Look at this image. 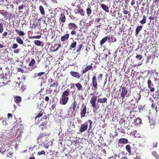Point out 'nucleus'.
Here are the masks:
<instances>
[{
	"instance_id": "5fc2aeb1",
	"label": "nucleus",
	"mask_w": 159,
	"mask_h": 159,
	"mask_svg": "<svg viewBox=\"0 0 159 159\" xmlns=\"http://www.w3.org/2000/svg\"><path fill=\"white\" fill-rule=\"evenodd\" d=\"M76 31L74 30L71 31L70 32V34L72 35H73L76 34Z\"/></svg>"
},
{
	"instance_id": "f8f14e48",
	"label": "nucleus",
	"mask_w": 159,
	"mask_h": 159,
	"mask_svg": "<svg viewBox=\"0 0 159 159\" xmlns=\"http://www.w3.org/2000/svg\"><path fill=\"white\" fill-rule=\"evenodd\" d=\"M93 68V67L92 65L87 66L86 68L81 70V72L83 74H84L91 69Z\"/></svg>"
},
{
	"instance_id": "b1692460",
	"label": "nucleus",
	"mask_w": 159,
	"mask_h": 159,
	"mask_svg": "<svg viewBox=\"0 0 159 159\" xmlns=\"http://www.w3.org/2000/svg\"><path fill=\"white\" fill-rule=\"evenodd\" d=\"M143 26L142 25L138 26L136 29L135 30V34L136 35H137L140 31L142 30Z\"/></svg>"
},
{
	"instance_id": "7c9ffc66",
	"label": "nucleus",
	"mask_w": 159,
	"mask_h": 159,
	"mask_svg": "<svg viewBox=\"0 0 159 159\" xmlns=\"http://www.w3.org/2000/svg\"><path fill=\"white\" fill-rule=\"evenodd\" d=\"M137 107L138 108L139 112H140L143 110L144 106L141 105H139L136 106L135 108H136Z\"/></svg>"
},
{
	"instance_id": "4c0bfd02",
	"label": "nucleus",
	"mask_w": 159,
	"mask_h": 159,
	"mask_svg": "<svg viewBox=\"0 0 159 159\" xmlns=\"http://www.w3.org/2000/svg\"><path fill=\"white\" fill-rule=\"evenodd\" d=\"M40 13L43 15H44L45 14V12L44 11V8L42 6H40Z\"/></svg>"
},
{
	"instance_id": "0eeeda50",
	"label": "nucleus",
	"mask_w": 159,
	"mask_h": 159,
	"mask_svg": "<svg viewBox=\"0 0 159 159\" xmlns=\"http://www.w3.org/2000/svg\"><path fill=\"white\" fill-rule=\"evenodd\" d=\"M148 88L150 89L151 92H153L155 91L154 86L150 79L148 80L147 82Z\"/></svg>"
},
{
	"instance_id": "9d476101",
	"label": "nucleus",
	"mask_w": 159,
	"mask_h": 159,
	"mask_svg": "<svg viewBox=\"0 0 159 159\" xmlns=\"http://www.w3.org/2000/svg\"><path fill=\"white\" fill-rule=\"evenodd\" d=\"M68 26L70 30H76L78 28L77 25L72 23H69L68 25Z\"/></svg>"
},
{
	"instance_id": "7ed1b4c3",
	"label": "nucleus",
	"mask_w": 159,
	"mask_h": 159,
	"mask_svg": "<svg viewBox=\"0 0 159 159\" xmlns=\"http://www.w3.org/2000/svg\"><path fill=\"white\" fill-rule=\"evenodd\" d=\"M70 90L67 89L62 93L60 99V104L65 105L67 103L69 99L68 96L70 95Z\"/></svg>"
},
{
	"instance_id": "a18cd8bd",
	"label": "nucleus",
	"mask_w": 159,
	"mask_h": 159,
	"mask_svg": "<svg viewBox=\"0 0 159 159\" xmlns=\"http://www.w3.org/2000/svg\"><path fill=\"white\" fill-rule=\"evenodd\" d=\"M136 58L139 59V60H141L142 58V56L141 55H138L136 56Z\"/></svg>"
},
{
	"instance_id": "423d86ee",
	"label": "nucleus",
	"mask_w": 159,
	"mask_h": 159,
	"mask_svg": "<svg viewBox=\"0 0 159 159\" xmlns=\"http://www.w3.org/2000/svg\"><path fill=\"white\" fill-rule=\"evenodd\" d=\"M87 113V108L85 105H84L81 109L80 112L81 118H82L85 116Z\"/></svg>"
},
{
	"instance_id": "338daca9",
	"label": "nucleus",
	"mask_w": 159,
	"mask_h": 159,
	"mask_svg": "<svg viewBox=\"0 0 159 159\" xmlns=\"http://www.w3.org/2000/svg\"><path fill=\"white\" fill-rule=\"evenodd\" d=\"M69 17L71 19H73V20H74L75 18V17L73 15H70L69 16Z\"/></svg>"
},
{
	"instance_id": "c85d7f7f",
	"label": "nucleus",
	"mask_w": 159,
	"mask_h": 159,
	"mask_svg": "<svg viewBox=\"0 0 159 159\" xmlns=\"http://www.w3.org/2000/svg\"><path fill=\"white\" fill-rule=\"evenodd\" d=\"M60 20L62 22H65L66 21V17L64 14H61V17Z\"/></svg>"
},
{
	"instance_id": "39448f33",
	"label": "nucleus",
	"mask_w": 159,
	"mask_h": 159,
	"mask_svg": "<svg viewBox=\"0 0 159 159\" xmlns=\"http://www.w3.org/2000/svg\"><path fill=\"white\" fill-rule=\"evenodd\" d=\"M125 148L129 155H134L137 153V148L134 146L131 147L128 144L126 145Z\"/></svg>"
},
{
	"instance_id": "20e7f679",
	"label": "nucleus",
	"mask_w": 159,
	"mask_h": 159,
	"mask_svg": "<svg viewBox=\"0 0 159 159\" xmlns=\"http://www.w3.org/2000/svg\"><path fill=\"white\" fill-rule=\"evenodd\" d=\"M90 85L92 87L91 90L94 91L93 93H91L90 95H93L94 93L98 94V92L96 93V90L98 89V84L97 80L95 75L93 76L92 79V83L90 84Z\"/></svg>"
},
{
	"instance_id": "58836bf2",
	"label": "nucleus",
	"mask_w": 159,
	"mask_h": 159,
	"mask_svg": "<svg viewBox=\"0 0 159 159\" xmlns=\"http://www.w3.org/2000/svg\"><path fill=\"white\" fill-rule=\"evenodd\" d=\"M157 104L158 105V106H156V105L155 103H152V108H155V109L156 110V107L157 108H159V102H157Z\"/></svg>"
},
{
	"instance_id": "5701e85b",
	"label": "nucleus",
	"mask_w": 159,
	"mask_h": 159,
	"mask_svg": "<svg viewBox=\"0 0 159 159\" xmlns=\"http://www.w3.org/2000/svg\"><path fill=\"white\" fill-rule=\"evenodd\" d=\"M147 16L145 15H143V18L142 20L139 21V22L141 24H143L146 23L147 22Z\"/></svg>"
},
{
	"instance_id": "4d7b16f0",
	"label": "nucleus",
	"mask_w": 159,
	"mask_h": 159,
	"mask_svg": "<svg viewBox=\"0 0 159 159\" xmlns=\"http://www.w3.org/2000/svg\"><path fill=\"white\" fill-rule=\"evenodd\" d=\"M57 105V103L56 102L54 103L51 106V108L52 109H54L56 107Z\"/></svg>"
},
{
	"instance_id": "f704fd0d",
	"label": "nucleus",
	"mask_w": 159,
	"mask_h": 159,
	"mask_svg": "<svg viewBox=\"0 0 159 159\" xmlns=\"http://www.w3.org/2000/svg\"><path fill=\"white\" fill-rule=\"evenodd\" d=\"M77 45V42L76 41H73V42L71 43L70 45V49L75 48Z\"/></svg>"
},
{
	"instance_id": "052dcab7",
	"label": "nucleus",
	"mask_w": 159,
	"mask_h": 159,
	"mask_svg": "<svg viewBox=\"0 0 159 159\" xmlns=\"http://www.w3.org/2000/svg\"><path fill=\"white\" fill-rule=\"evenodd\" d=\"M153 148H156L157 146L158 143H156L155 144L153 143Z\"/></svg>"
},
{
	"instance_id": "393cba45",
	"label": "nucleus",
	"mask_w": 159,
	"mask_h": 159,
	"mask_svg": "<svg viewBox=\"0 0 159 159\" xmlns=\"http://www.w3.org/2000/svg\"><path fill=\"white\" fill-rule=\"evenodd\" d=\"M152 154L156 159H159V155L156 151H153L152 152Z\"/></svg>"
},
{
	"instance_id": "bb28decb",
	"label": "nucleus",
	"mask_w": 159,
	"mask_h": 159,
	"mask_svg": "<svg viewBox=\"0 0 159 159\" xmlns=\"http://www.w3.org/2000/svg\"><path fill=\"white\" fill-rule=\"evenodd\" d=\"M21 98L20 96H16L15 97L14 101L16 103H19L21 101Z\"/></svg>"
},
{
	"instance_id": "c03bdc74",
	"label": "nucleus",
	"mask_w": 159,
	"mask_h": 159,
	"mask_svg": "<svg viewBox=\"0 0 159 159\" xmlns=\"http://www.w3.org/2000/svg\"><path fill=\"white\" fill-rule=\"evenodd\" d=\"M35 60L34 59H32L31 61L29 64V65L30 66H32L35 63Z\"/></svg>"
},
{
	"instance_id": "79ce46f5",
	"label": "nucleus",
	"mask_w": 159,
	"mask_h": 159,
	"mask_svg": "<svg viewBox=\"0 0 159 159\" xmlns=\"http://www.w3.org/2000/svg\"><path fill=\"white\" fill-rule=\"evenodd\" d=\"M114 5H117L119 4L120 3V2L119 0H114Z\"/></svg>"
},
{
	"instance_id": "69168bd1",
	"label": "nucleus",
	"mask_w": 159,
	"mask_h": 159,
	"mask_svg": "<svg viewBox=\"0 0 159 159\" xmlns=\"http://www.w3.org/2000/svg\"><path fill=\"white\" fill-rule=\"evenodd\" d=\"M49 98L48 96H46L45 98V100L46 102H48L49 100Z\"/></svg>"
},
{
	"instance_id": "f03ea898",
	"label": "nucleus",
	"mask_w": 159,
	"mask_h": 159,
	"mask_svg": "<svg viewBox=\"0 0 159 159\" xmlns=\"http://www.w3.org/2000/svg\"><path fill=\"white\" fill-rule=\"evenodd\" d=\"M88 123H89V131L91 129L92 127L93 122L90 120H89L84 123L80 125L79 131L80 133H83L87 129L88 126Z\"/></svg>"
},
{
	"instance_id": "0e129e2a",
	"label": "nucleus",
	"mask_w": 159,
	"mask_h": 159,
	"mask_svg": "<svg viewBox=\"0 0 159 159\" xmlns=\"http://www.w3.org/2000/svg\"><path fill=\"white\" fill-rule=\"evenodd\" d=\"M154 73V71L153 70H151L150 71L149 70L148 73L151 74V75H152Z\"/></svg>"
},
{
	"instance_id": "4468645a",
	"label": "nucleus",
	"mask_w": 159,
	"mask_h": 159,
	"mask_svg": "<svg viewBox=\"0 0 159 159\" xmlns=\"http://www.w3.org/2000/svg\"><path fill=\"white\" fill-rule=\"evenodd\" d=\"M58 85V83L57 82H56L50 84V87L52 88H57ZM54 93H58V91H57V89H56L54 90Z\"/></svg>"
},
{
	"instance_id": "a19ab883",
	"label": "nucleus",
	"mask_w": 159,
	"mask_h": 159,
	"mask_svg": "<svg viewBox=\"0 0 159 159\" xmlns=\"http://www.w3.org/2000/svg\"><path fill=\"white\" fill-rule=\"evenodd\" d=\"M3 25L1 23H0V34L2 33L3 31Z\"/></svg>"
},
{
	"instance_id": "de8ad7c7",
	"label": "nucleus",
	"mask_w": 159,
	"mask_h": 159,
	"mask_svg": "<svg viewBox=\"0 0 159 159\" xmlns=\"http://www.w3.org/2000/svg\"><path fill=\"white\" fill-rule=\"evenodd\" d=\"M143 91L145 93V94L144 95L145 97H147L148 95V90L147 89H146L145 90H143Z\"/></svg>"
},
{
	"instance_id": "6e6d98bb",
	"label": "nucleus",
	"mask_w": 159,
	"mask_h": 159,
	"mask_svg": "<svg viewBox=\"0 0 159 159\" xmlns=\"http://www.w3.org/2000/svg\"><path fill=\"white\" fill-rule=\"evenodd\" d=\"M43 138H45L46 139L47 137V136L46 134L44 135H42V134H40V138H41V140L43 139Z\"/></svg>"
},
{
	"instance_id": "864d4df0",
	"label": "nucleus",
	"mask_w": 159,
	"mask_h": 159,
	"mask_svg": "<svg viewBox=\"0 0 159 159\" xmlns=\"http://www.w3.org/2000/svg\"><path fill=\"white\" fill-rule=\"evenodd\" d=\"M42 3L43 5L45 8L48 7V5L45 2L43 1Z\"/></svg>"
},
{
	"instance_id": "8fccbe9b",
	"label": "nucleus",
	"mask_w": 159,
	"mask_h": 159,
	"mask_svg": "<svg viewBox=\"0 0 159 159\" xmlns=\"http://www.w3.org/2000/svg\"><path fill=\"white\" fill-rule=\"evenodd\" d=\"M102 74H100L98 76V79L99 80H101L102 79Z\"/></svg>"
},
{
	"instance_id": "aec40b11",
	"label": "nucleus",
	"mask_w": 159,
	"mask_h": 159,
	"mask_svg": "<svg viewBox=\"0 0 159 159\" xmlns=\"http://www.w3.org/2000/svg\"><path fill=\"white\" fill-rule=\"evenodd\" d=\"M86 13L88 16H89L91 14L92 10L90 6L89 5L88 7L86 9Z\"/></svg>"
},
{
	"instance_id": "ea45409f",
	"label": "nucleus",
	"mask_w": 159,
	"mask_h": 159,
	"mask_svg": "<svg viewBox=\"0 0 159 159\" xmlns=\"http://www.w3.org/2000/svg\"><path fill=\"white\" fill-rule=\"evenodd\" d=\"M82 46H83V45H82V44H80L79 45V46H78L79 47L77 49V50L76 51V52H78L80 51L81 48L82 47Z\"/></svg>"
},
{
	"instance_id": "9b49d317",
	"label": "nucleus",
	"mask_w": 159,
	"mask_h": 159,
	"mask_svg": "<svg viewBox=\"0 0 159 159\" xmlns=\"http://www.w3.org/2000/svg\"><path fill=\"white\" fill-rule=\"evenodd\" d=\"M75 12L76 14L80 13V15L84 16L85 15V12L84 10L82 8H79L77 10H75Z\"/></svg>"
},
{
	"instance_id": "e2e57ef3",
	"label": "nucleus",
	"mask_w": 159,
	"mask_h": 159,
	"mask_svg": "<svg viewBox=\"0 0 159 159\" xmlns=\"http://www.w3.org/2000/svg\"><path fill=\"white\" fill-rule=\"evenodd\" d=\"M100 18H97L95 20V22L97 23H98L100 20Z\"/></svg>"
},
{
	"instance_id": "6ab92c4d",
	"label": "nucleus",
	"mask_w": 159,
	"mask_h": 159,
	"mask_svg": "<svg viewBox=\"0 0 159 159\" xmlns=\"http://www.w3.org/2000/svg\"><path fill=\"white\" fill-rule=\"evenodd\" d=\"M101 7L104 11L107 12H109V8L105 4H102L101 5Z\"/></svg>"
},
{
	"instance_id": "2eb2a0df",
	"label": "nucleus",
	"mask_w": 159,
	"mask_h": 159,
	"mask_svg": "<svg viewBox=\"0 0 159 159\" xmlns=\"http://www.w3.org/2000/svg\"><path fill=\"white\" fill-rule=\"evenodd\" d=\"M70 34H66L61 36V40L62 42H64L67 40L69 38Z\"/></svg>"
},
{
	"instance_id": "09e8293b",
	"label": "nucleus",
	"mask_w": 159,
	"mask_h": 159,
	"mask_svg": "<svg viewBox=\"0 0 159 159\" xmlns=\"http://www.w3.org/2000/svg\"><path fill=\"white\" fill-rule=\"evenodd\" d=\"M122 127L121 126V127L119 129L120 130V132L122 133H125V130L124 129L122 128Z\"/></svg>"
},
{
	"instance_id": "cd10ccee",
	"label": "nucleus",
	"mask_w": 159,
	"mask_h": 159,
	"mask_svg": "<svg viewBox=\"0 0 159 159\" xmlns=\"http://www.w3.org/2000/svg\"><path fill=\"white\" fill-rule=\"evenodd\" d=\"M108 36L104 37L100 41V44L102 46L104 43L107 40Z\"/></svg>"
},
{
	"instance_id": "6e6552de",
	"label": "nucleus",
	"mask_w": 159,
	"mask_h": 159,
	"mask_svg": "<svg viewBox=\"0 0 159 159\" xmlns=\"http://www.w3.org/2000/svg\"><path fill=\"white\" fill-rule=\"evenodd\" d=\"M128 92V91L126 87L124 86L122 87V91L120 93V96L123 99H124Z\"/></svg>"
},
{
	"instance_id": "37998d69",
	"label": "nucleus",
	"mask_w": 159,
	"mask_h": 159,
	"mask_svg": "<svg viewBox=\"0 0 159 159\" xmlns=\"http://www.w3.org/2000/svg\"><path fill=\"white\" fill-rule=\"evenodd\" d=\"M18 47V45L16 43H14L11 47V48L13 49H15Z\"/></svg>"
},
{
	"instance_id": "f257e3e1",
	"label": "nucleus",
	"mask_w": 159,
	"mask_h": 159,
	"mask_svg": "<svg viewBox=\"0 0 159 159\" xmlns=\"http://www.w3.org/2000/svg\"><path fill=\"white\" fill-rule=\"evenodd\" d=\"M97 96L93 95L90 101L91 106L93 108V111L96 112L97 110L100 108L99 105L96 103V100L98 103H104L107 102V99L106 98H98L97 100Z\"/></svg>"
},
{
	"instance_id": "774afa93",
	"label": "nucleus",
	"mask_w": 159,
	"mask_h": 159,
	"mask_svg": "<svg viewBox=\"0 0 159 159\" xmlns=\"http://www.w3.org/2000/svg\"><path fill=\"white\" fill-rule=\"evenodd\" d=\"M134 159H141L139 155H137Z\"/></svg>"
},
{
	"instance_id": "ddd939ff",
	"label": "nucleus",
	"mask_w": 159,
	"mask_h": 159,
	"mask_svg": "<svg viewBox=\"0 0 159 159\" xmlns=\"http://www.w3.org/2000/svg\"><path fill=\"white\" fill-rule=\"evenodd\" d=\"M128 143V140L127 139L124 138L120 139L118 141V143L119 144H125Z\"/></svg>"
},
{
	"instance_id": "473e14b6",
	"label": "nucleus",
	"mask_w": 159,
	"mask_h": 159,
	"mask_svg": "<svg viewBox=\"0 0 159 159\" xmlns=\"http://www.w3.org/2000/svg\"><path fill=\"white\" fill-rule=\"evenodd\" d=\"M40 117V113H39L38 115L35 117V123L36 124H38L39 123V120L38 118Z\"/></svg>"
},
{
	"instance_id": "2f4dec72",
	"label": "nucleus",
	"mask_w": 159,
	"mask_h": 159,
	"mask_svg": "<svg viewBox=\"0 0 159 159\" xmlns=\"http://www.w3.org/2000/svg\"><path fill=\"white\" fill-rule=\"evenodd\" d=\"M16 40L17 42L21 44H23V41L19 37H17L16 38Z\"/></svg>"
},
{
	"instance_id": "13d9d810",
	"label": "nucleus",
	"mask_w": 159,
	"mask_h": 159,
	"mask_svg": "<svg viewBox=\"0 0 159 159\" xmlns=\"http://www.w3.org/2000/svg\"><path fill=\"white\" fill-rule=\"evenodd\" d=\"M20 51V49H17L15 50L14 51V52L15 53H18Z\"/></svg>"
},
{
	"instance_id": "a878e982",
	"label": "nucleus",
	"mask_w": 159,
	"mask_h": 159,
	"mask_svg": "<svg viewBox=\"0 0 159 159\" xmlns=\"http://www.w3.org/2000/svg\"><path fill=\"white\" fill-rule=\"evenodd\" d=\"M125 120L123 118H121L119 121V124L121 126L123 127L125 124Z\"/></svg>"
},
{
	"instance_id": "72a5a7b5",
	"label": "nucleus",
	"mask_w": 159,
	"mask_h": 159,
	"mask_svg": "<svg viewBox=\"0 0 159 159\" xmlns=\"http://www.w3.org/2000/svg\"><path fill=\"white\" fill-rule=\"evenodd\" d=\"M25 7V6L23 5L22 4L20 5H19L18 6V8L19 9V11L20 12H23V9H24V7Z\"/></svg>"
},
{
	"instance_id": "f3484780",
	"label": "nucleus",
	"mask_w": 159,
	"mask_h": 159,
	"mask_svg": "<svg viewBox=\"0 0 159 159\" xmlns=\"http://www.w3.org/2000/svg\"><path fill=\"white\" fill-rule=\"evenodd\" d=\"M75 87L77 88V90L78 91L82 90L83 89V87L82 84L80 83H77L74 84Z\"/></svg>"
},
{
	"instance_id": "4be33fe9",
	"label": "nucleus",
	"mask_w": 159,
	"mask_h": 159,
	"mask_svg": "<svg viewBox=\"0 0 159 159\" xmlns=\"http://www.w3.org/2000/svg\"><path fill=\"white\" fill-rule=\"evenodd\" d=\"M134 123L136 125H139L142 123V120L139 118H137L134 120Z\"/></svg>"
},
{
	"instance_id": "3c124183",
	"label": "nucleus",
	"mask_w": 159,
	"mask_h": 159,
	"mask_svg": "<svg viewBox=\"0 0 159 159\" xmlns=\"http://www.w3.org/2000/svg\"><path fill=\"white\" fill-rule=\"evenodd\" d=\"M2 147L0 148V153H1L3 155L4 152L6 151V149H3V150H2Z\"/></svg>"
},
{
	"instance_id": "c9c22d12",
	"label": "nucleus",
	"mask_w": 159,
	"mask_h": 159,
	"mask_svg": "<svg viewBox=\"0 0 159 159\" xmlns=\"http://www.w3.org/2000/svg\"><path fill=\"white\" fill-rule=\"evenodd\" d=\"M15 31L17 32L20 36H23L25 35L24 33L22 31H19L18 30L16 29Z\"/></svg>"
},
{
	"instance_id": "680f3d73",
	"label": "nucleus",
	"mask_w": 159,
	"mask_h": 159,
	"mask_svg": "<svg viewBox=\"0 0 159 159\" xmlns=\"http://www.w3.org/2000/svg\"><path fill=\"white\" fill-rule=\"evenodd\" d=\"M123 13L125 15H127L128 13V11H126V10H125V9H123Z\"/></svg>"
},
{
	"instance_id": "e433bc0d",
	"label": "nucleus",
	"mask_w": 159,
	"mask_h": 159,
	"mask_svg": "<svg viewBox=\"0 0 159 159\" xmlns=\"http://www.w3.org/2000/svg\"><path fill=\"white\" fill-rule=\"evenodd\" d=\"M141 95L140 94V93L137 94V96H136V98H135L136 100H137L136 102L138 103V101H139L141 98Z\"/></svg>"
},
{
	"instance_id": "49530a36",
	"label": "nucleus",
	"mask_w": 159,
	"mask_h": 159,
	"mask_svg": "<svg viewBox=\"0 0 159 159\" xmlns=\"http://www.w3.org/2000/svg\"><path fill=\"white\" fill-rule=\"evenodd\" d=\"M124 110H128L129 111V110H130V113H131L132 111H131L132 109H131L130 107V106H128V107H125V108H124Z\"/></svg>"
},
{
	"instance_id": "dca6fc26",
	"label": "nucleus",
	"mask_w": 159,
	"mask_h": 159,
	"mask_svg": "<svg viewBox=\"0 0 159 159\" xmlns=\"http://www.w3.org/2000/svg\"><path fill=\"white\" fill-rule=\"evenodd\" d=\"M77 106V104L76 102L74 101L72 104L71 105L70 107V109L72 108L73 110L72 112H75L76 111H75V109Z\"/></svg>"
},
{
	"instance_id": "412c9836",
	"label": "nucleus",
	"mask_w": 159,
	"mask_h": 159,
	"mask_svg": "<svg viewBox=\"0 0 159 159\" xmlns=\"http://www.w3.org/2000/svg\"><path fill=\"white\" fill-rule=\"evenodd\" d=\"M107 40H108V42H115L116 41V39L115 37H114L113 36L111 35H110L109 36H108Z\"/></svg>"
},
{
	"instance_id": "c756f323",
	"label": "nucleus",
	"mask_w": 159,
	"mask_h": 159,
	"mask_svg": "<svg viewBox=\"0 0 159 159\" xmlns=\"http://www.w3.org/2000/svg\"><path fill=\"white\" fill-rule=\"evenodd\" d=\"M11 14H10V15L9 16L8 12L7 11H5L4 12L3 15V16L5 17L7 19L10 18V16H11Z\"/></svg>"
},
{
	"instance_id": "603ef678",
	"label": "nucleus",
	"mask_w": 159,
	"mask_h": 159,
	"mask_svg": "<svg viewBox=\"0 0 159 159\" xmlns=\"http://www.w3.org/2000/svg\"><path fill=\"white\" fill-rule=\"evenodd\" d=\"M34 43L37 46H40V41L38 40L35 41Z\"/></svg>"
},
{
	"instance_id": "bf43d9fd",
	"label": "nucleus",
	"mask_w": 159,
	"mask_h": 159,
	"mask_svg": "<svg viewBox=\"0 0 159 159\" xmlns=\"http://www.w3.org/2000/svg\"><path fill=\"white\" fill-rule=\"evenodd\" d=\"M156 18V16H151L149 17V19L150 20H153Z\"/></svg>"
},
{
	"instance_id": "1a4fd4ad",
	"label": "nucleus",
	"mask_w": 159,
	"mask_h": 159,
	"mask_svg": "<svg viewBox=\"0 0 159 159\" xmlns=\"http://www.w3.org/2000/svg\"><path fill=\"white\" fill-rule=\"evenodd\" d=\"M70 74L72 76L77 79L80 78L81 76L79 73L76 71H71L70 72Z\"/></svg>"
},
{
	"instance_id": "a211bd4d",
	"label": "nucleus",
	"mask_w": 159,
	"mask_h": 159,
	"mask_svg": "<svg viewBox=\"0 0 159 159\" xmlns=\"http://www.w3.org/2000/svg\"><path fill=\"white\" fill-rule=\"evenodd\" d=\"M149 123L150 124V125L151 126L152 128H153L154 126V125L155 123V122L153 119L151 118L150 117L148 118Z\"/></svg>"
}]
</instances>
